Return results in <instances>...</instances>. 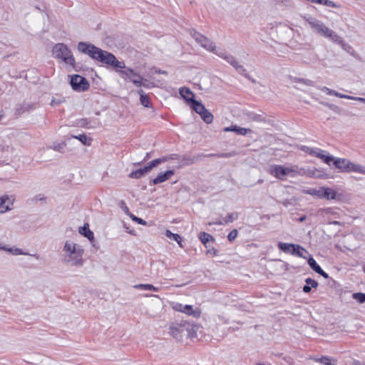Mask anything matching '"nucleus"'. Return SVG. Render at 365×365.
Instances as JSON below:
<instances>
[{
    "instance_id": "obj_1",
    "label": "nucleus",
    "mask_w": 365,
    "mask_h": 365,
    "mask_svg": "<svg viewBox=\"0 0 365 365\" xmlns=\"http://www.w3.org/2000/svg\"><path fill=\"white\" fill-rule=\"evenodd\" d=\"M77 49L80 53L88 55L94 61L103 65L111 66L113 68H126L124 61H118L112 53L103 50L92 43L81 41L77 45Z\"/></svg>"
},
{
    "instance_id": "obj_2",
    "label": "nucleus",
    "mask_w": 365,
    "mask_h": 365,
    "mask_svg": "<svg viewBox=\"0 0 365 365\" xmlns=\"http://www.w3.org/2000/svg\"><path fill=\"white\" fill-rule=\"evenodd\" d=\"M191 36L195 39V42L199 44L202 48L210 53H215L219 57L225 59L232 67L237 68L239 67L237 61L231 55H228L226 52L217 47L215 42L210 38L200 34L194 29L189 30ZM242 66H240V68Z\"/></svg>"
},
{
    "instance_id": "obj_3",
    "label": "nucleus",
    "mask_w": 365,
    "mask_h": 365,
    "mask_svg": "<svg viewBox=\"0 0 365 365\" xmlns=\"http://www.w3.org/2000/svg\"><path fill=\"white\" fill-rule=\"evenodd\" d=\"M83 253L84 250L80 245L73 240H68L64 242L62 248V260L68 265L81 267L83 264Z\"/></svg>"
},
{
    "instance_id": "obj_4",
    "label": "nucleus",
    "mask_w": 365,
    "mask_h": 365,
    "mask_svg": "<svg viewBox=\"0 0 365 365\" xmlns=\"http://www.w3.org/2000/svg\"><path fill=\"white\" fill-rule=\"evenodd\" d=\"M197 329V325L187 322L173 324L170 328L171 335L178 341L195 337Z\"/></svg>"
},
{
    "instance_id": "obj_5",
    "label": "nucleus",
    "mask_w": 365,
    "mask_h": 365,
    "mask_svg": "<svg viewBox=\"0 0 365 365\" xmlns=\"http://www.w3.org/2000/svg\"><path fill=\"white\" fill-rule=\"evenodd\" d=\"M306 20L309 24L310 27L317 34L329 38L332 42L340 41L339 36L329 27L325 26V24L319 20L312 17L307 18Z\"/></svg>"
},
{
    "instance_id": "obj_6",
    "label": "nucleus",
    "mask_w": 365,
    "mask_h": 365,
    "mask_svg": "<svg viewBox=\"0 0 365 365\" xmlns=\"http://www.w3.org/2000/svg\"><path fill=\"white\" fill-rule=\"evenodd\" d=\"M53 55L55 58L61 60L66 65L75 66L76 61L70 48L63 43H56L52 49Z\"/></svg>"
},
{
    "instance_id": "obj_7",
    "label": "nucleus",
    "mask_w": 365,
    "mask_h": 365,
    "mask_svg": "<svg viewBox=\"0 0 365 365\" xmlns=\"http://www.w3.org/2000/svg\"><path fill=\"white\" fill-rule=\"evenodd\" d=\"M174 155H172L170 156H165L160 158L155 159L150 161L148 165L144 168L131 172L129 174V178L133 179H139L145 175L147 173H150L153 168L158 166L159 164L167 162L170 159H174Z\"/></svg>"
},
{
    "instance_id": "obj_8",
    "label": "nucleus",
    "mask_w": 365,
    "mask_h": 365,
    "mask_svg": "<svg viewBox=\"0 0 365 365\" xmlns=\"http://www.w3.org/2000/svg\"><path fill=\"white\" fill-rule=\"evenodd\" d=\"M302 173L304 172L299 170V168L297 165H292L289 167L274 165L271 170V174L279 180H284L287 176L294 178L299 175V173Z\"/></svg>"
},
{
    "instance_id": "obj_9",
    "label": "nucleus",
    "mask_w": 365,
    "mask_h": 365,
    "mask_svg": "<svg viewBox=\"0 0 365 365\" xmlns=\"http://www.w3.org/2000/svg\"><path fill=\"white\" fill-rule=\"evenodd\" d=\"M120 75L126 81L132 82L137 87L150 88L153 86V83L149 82L147 79L143 78L140 76L136 74L134 70H118Z\"/></svg>"
},
{
    "instance_id": "obj_10",
    "label": "nucleus",
    "mask_w": 365,
    "mask_h": 365,
    "mask_svg": "<svg viewBox=\"0 0 365 365\" xmlns=\"http://www.w3.org/2000/svg\"><path fill=\"white\" fill-rule=\"evenodd\" d=\"M302 150L304 152L309 153L311 155L317 157L322 160L325 163L330 165L331 162L333 160V156L330 155H327V152L324 150H322L317 148H310L308 146H302L301 148Z\"/></svg>"
},
{
    "instance_id": "obj_11",
    "label": "nucleus",
    "mask_w": 365,
    "mask_h": 365,
    "mask_svg": "<svg viewBox=\"0 0 365 365\" xmlns=\"http://www.w3.org/2000/svg\"><path fill=\"white\" fill-rule=\"evenodd\" d=\"M70 83L72 88L77 92L85 91L89 88L88 81L79 75L71 76Z\"/></svg>"
},
{
    "instance_id": "obj_12",
    "label": "nucleus",
    "mask_w": 365,
    "mask_h": 365,
    "mask_svg": "<svg viewBox=\"0 0 365 365\" xmlns=\"http://www.w3.org/2000/svg\"><path fill=\"white\" fill-rule=\"evenodd\" d=\"M16 200L14 195H3L0 196V215L10 212L14 208Z\"/></svg>"
},
{
    "instance_id": "obj_13",
    "label": "nucleus",
    "mask_w": 365,
    "mask_h": 365,
    "mask_svg": "<svg viewBox=\"0 0 365 365\" xmlns=\"http://www.w3.org/2000/svg\"><path fill=\"white\" fill-rule=\"evenodd\" d=\"M342 194L338 193L335 190L329 187H322V199L340 200Z\"/></svg>"
},
{
    "instance_id": "obj_14",
    "label": "nucleus",
    "mask_w": 365,
    "mask_h": 365,
    "mask_svg": "<svg viewBox=\"0 0 365 365\" xmlns=\"http://www.w3.org/2000/svg\"><path fill=\"white\" fill-rule=\"evenodd\" d=\"M333 163L334 165L342 172L349 173V168L351 161L346 158H333Z\"/></svg>"
},
{
    "instance_id": "obj_15",
    "label": "nucleus",
    "mask_w": 365,
    "mask_h": 365,
    "mask_svg": "<svg viewBox=\"0 0 365 365\" xmlns=\"http://www.w3.org/2000/svg\"><path fill=\"white\" fill-rule=\"evenodd\" d=\"M0 250H4L12 255H26V252H24L21 249L16 247H9L6 245L0 243Z\"/></svg>"
},
{
    "instance_id": "obj_16",
    "label": "nucleus",
    "mask_w": 365,
    "mask_h": 365,
    "mask_svg": "<svg viewBox=\"0 0 365 365\" xmlns=\"http://www.w3.org/2000/svg\"><path fill=\"white\" fill-rule=\"evenodd\" d=\"M307 262H308V264L310 266V267L313 270H314L317 273H318L319 274L322 275L325 279H328L329 278V274L327 273H326L325 272H324V270L317 263V262L315 261V259L312 257H309Z\"/></svg>"
},
{
    "instance_id": "obj_17",
    "label": "nucleus",
    "mask_w": 365,
    "mask_h": 365,
    "mask_svg": "<svg viewBox=\"0 0 365 365\" xmlns=\"http://www.w3.org/2000/svg\"><path fill=\"white\" fill-rule=\"evenodd\" d=\"M174 175L173 170H167L164 173H160L155 179L153 180L152 182L153 185H157L166 180H169Z\"/></svg>"
},
{
    "instance_id": "obj_18",
    "label": "nucleus",
    "mask_w": 365,
    "mask_h": 365,
    "mask_svg": "<svg viewBox=\"0 0 365 365\" xmlns=\"http://www.w3.org/2000/svg\"><path fill=\"white\" fill-rule=\"evenodd\" d=\"M179 93L181 96V97L185 99L187 102H191L192 103L193 101H195L194 99V93L190 91L188 88H181L179 90Z\"/></svg>"
},
{
    "instance_id": "obj_19",
    "label": "nucleus",
    "mask_w": 365,
    "mask_h": 365,
    "mask_svg": "<svg viewBox=\"0 0 365 365\" xmlns=\"http://www.w3.org/2000/svg\"><path fill=\"white\" fill-rule=\"evenodd\" d=\"M182 313L186 314L189 316L198 318L201 314V312L198 308H194L191 305H184Z\"/></svg>"
},
{
    "instance_id": "obj_20",
    "label": "nucleus",
    "mask_w": 365,
    "mask_h": 365,
    "mask_svg": "<svg viewBox=\"0 0 365 365\" xmlns=\"http://www.w3.org/2000/svg\"><path fill=\"white\" fill-rule=\"evenodd\" d=\"M225 132H235L238 135H245L247 133L251 132V130L245 128L238 127L237 125H232L230 127H225L223 129Z\"/></svg>"
},
{
    "instance_id": "obj_21",
    "label": "nucleus",
    "mask_w": 365,
    "mask_h": 365,
    "mask_svg": "<svg viewBox=\"0 0 365 365\" xmlns=\"http://www.w3.org/2000/svg\"><path fill=\"white\" fill-rule=\"evenodd\" d=\"M296 245L286 242H279L278 248L282 252L293 255Z\"/></svg>"
},
{
    "instance_id": "obj_22",
    "label": "nucleus",
    "mask_w": 365,
    "mask_h": 365,
    "mask_svg": "<svg viewBox=\"0 0 365 365\" xmlns=\"http://www.w3.org/2000/svg\"><path fill=\"white\" fill-rule=\"evenodd\" d=\"M302 193L310 195L312 196H316L320 199H322V187L319 188H309L302 190Z\"/></svg>"
},
{
    "instance_id": "obj_23",
    "label": "nucleus",
    "mask_w": 365,
    "mask_h": 365,
    "mask_svg": "<svg viewBox=\"0 0 365 365\" xmlns=\"http://www.w3.org/2000/svg\"><path fill=\"white\" fill-rule=\"evenodd\" d=\"M305 282H306V285L304 286V287H303V291L305 293L310 292L312 287L317 288L318 287V282L316 280L312 279L311 278L306 279Z\"/></svg>"
},
{
    "instance_id": "obj_24",
    "label": "nucleus",
    "mask_w": 365,
    "mask_h": 365,
    "mask_svg": "<svg viewBox=\"0 0 365 365\" xmlns=\"http://www.w3.org/2000/svg\"><path fill=\"white\" fill-rule=\"evenodd\" d=\"M349 168V173L354 172L356 173L365 175V167L360 164H356L351 162Z\"/></svg>"
},
{
    "instance_id": "obj_25",
    "label": "nucleus",
    "mask_w": 365,
    "mask_h": 365,
    "mask_svg": "<svg viewBox=\"0 0 365 365\" xmlns=\"http://www.w3.org/2000/svg\"><path fill=\"white\" fill-rule=\"evenodd\" d=\"M308 255H309V252L307 250H306L302 246H300L299 245H296L293 255H295V256H297L299 257H302L304 259H307Z\"/></svg>"
},
{
    "instance_id": "obj_26",
    "label": "nucleus",
    "mask_w": 365,
    "mask_h": 365,
    "mask_svg": "<svg viewBox=\"0 0 365 365\" xmlns=\"http://www.w3.org/2000/svg\"><path fill=\"white\" fill-rule=\"evenodd\" d=\"M165 236L172 240H174L175 242H178V245L180 247H183L182 245V237H180V235H179L178 234H174L170 230H167L165 232Z\"/></svg>"
},
{
    "instance_id": "obj_27",
    "label": "nucleus",
    "mask_w": 365,
    "mask_h": 365,
    "mask_svg": "<svg viewBox=\"0 0 365 365\" xmlns=\"http://www.w3.org/2000/svg\"><path fill=\"white\" fill-rule=\"evenodd\" d=\"M79 232L90 241L94 238L93 232L89 230L88 225H85L83 227H80Z\"/></svg>"
},
{
    "instance_id": "obj_28",
    "label": "nucleus",
    "mask_w": 365,
    "mask_h": 365,
    "mask_svg": "<svg viewBox=\"0 0 365 365\" xmlns=\"http://www.w3.org/2000/svg\"><path fill=\"white\" fill-rule=\"evenodd\" d=\"M135 289H143V290H150L154 292H158L159 289L150 284H138L133 286Z\"/></svg>"
},
{
    "instance_id": "obj_29",
    "label": "nucleus",
    "mask_w": 365,
    "mask_h": 365,
    "mask_svg": "<svg viewBox=\"0 0 365 365\" xmlns=\"http://www.w3.org/2000/svg\"><path fill=\"white\" fill-rule=\"evenodd\" d=\"M138 93L140 95V103L145 107H149L150 99L148 96L145 95L143 90H139Z\"/></svg>"
},
{
    "instance_id": "obj_30",
    "label": "nucleus",
    "mask_w": 365,
    "mask_h": 365,
    "mask_svg": "<svg viewBox=\"0 0 365 365\" xmlns=\"http://www.w3.org/2000/svg\"><path fill=\"white\" fill-rule=\"evenodd\" d=\"M192 108L199 115H200V113H202L206 109L204 105L196 100L193 101L192 103Z\"/></svg>"
},
{
    "instance_id": "obj_31",
    "label": "nucleus",
    "mask_w": 365,
    "mask_h": 365,
    "mask_svg": "<svg viewBox=\"0 0 365 365\" xmlns=\"http://www.w3.org/2000/svg\"><path fill=\"white\" fill-rule=\"evenodd\" d=\"M200 115L206 123H211L213 120L212 114L207 109H205L202 113H200Z\"/></svg>"
},
{
    "instance_id": "obj_32",
    "label": "nucleus",
    "mask_w": 365,
    "mask_h": 365,
    "mask_svg": "<svg viewBox=\"0 0 365 365\" xmlns=\"http://www.w3.org/2000/svg\"><path fill=\"white\" fill-rule=\"evenodd\" d=\"M340 41H334V43L341 45V48L348 53H352L353 48L348 43H345L341 37L339 36Z\"/></svg>"
},
{
    "instance_id": "obj_33",
    "label": "nucleus",
    "mask_w": 365,
    "mask_h": 365,
    "mask_svg": "<svg viewBox=\"0 0 365 365\" xmlns=\"http://www.w3.org/2000/svg\"><path fill=\"white\" fill-rule=\"evenodd\" d=\"M74 138L79 140L83 145H90L91 143V138H88L86 135L81 134L79 135L73 136Z\"/></svg>"
},
{
    "instance_id": "obj_34",
    "label": "nucleus",
    "mask_w": 365,
    "mask_h": 365,
    "mask_svg": "<svg viewBox=\"0 0 365 365\" xmlns=\"http://www.w3.org/2000/svg\"><path fill=\"white\" fill-rule=\"evenodd\" d=\"M299 170L303 171L302 173H299V175H306L310 178H318L317 175V170H306L304 168H299Z\"/></svg>"
},
{
    "instance_id": "obj_35",
    "label": "nucleus",
    "mask_w": 365,
    "mask_h": 365,
    "mask_svg": "<svg viewBox=\"0 0 365 365\" xmlns=\"http://www.w3.org/2000/svg\"><path fill=\"white\" fill-rule=\"evenodd\" d=\"M237 218H238V213L232 212V213L227 214L225 216V217L223 219V221L225 225V224H228V223L234 222Z\"/></svg>"
},
{
    "instance_id": "obj_36",
    "label": "nucleus",
    "mask_w": 365,
    "mask_h": 365,
    "mask_svg": "<svg viewBox=\"0 0 365 365\" xmlns=\"http://www.w3.org/2000/svg\"><path fill=\"white\" fill-rule=\"evenodd\" d=\"M200 239L204 245H206L210 240H213L212 237L210 235L205 232L200 233Z\"/></svg>"
},
{
    "instance_id": "obj_37",
    "label": "nucleus",
    "mask_w": 365,
    "mask_h": 365,
    "mask_svg": "<svg viewBox=\"0 0 365 365\" xmlns=\"http://www.w3.org/2000/svg\"><path fill=\"white\" fill-rule=\"evenodd\" d=\"M315 361L320 362L324 365H336L335 364L331 363V359L327 356H322L320 359H316Z\"/></svg>"
},
{
    "instance_id": "obj_38",
    "label": "nucleus",
    "mask_w": 365,
    "mask_h": 365,
    "mask_svg": "<svg viewBox=\"0 0 365 365\" xmlns=\"http://www.w3.org/2000/svg\"><path fill=\"white\" fill-rule=\"evenodd\" d=\"M353 298L358 301L359 303L365 302V294L361 292L354 293Z\"/></svg>"
},
{
    "instance_id": "obj_39",
    "label": "nucleus",
    "mask_w": 365,
    "mask_h": 365,
    "mask_svg": "<svg viewBox=\"0 0 365 365\" xmlns=\"http://www.w3.org/2000/svg\"><path fill=\"white\" fill-rule=\"evenodd\" d=\"M321 91H322L323 92H325L327 93V94L328 95H331V96H335L337 97V95H338V92L334 91V90H331L326 86H323V87H320L319 88Z\"/></svg>"
},
{
    "instance_id": "obj_40",
    "label": "nucleus",
    "mask_w": 365,
    "mask_h": 365,
    "mask_svg": "<svg viewBox=\"0 0 365 365\" xmlns=\"http://www.w3.org/2000/svg\"><path fill=\"white\" fill-rule=\"evenodd\" d=\"M290 80L292 82H302L307 86H314L313 81H312L310 80H304V79H300V78H294L293 79H292V78H290Z\"/></svg>"
},
{
    "instance_id": "obj_41",
    "label": "nucleus",
    "mask_w": 365,
    "mask_h": 365,
    "mask_svg": "<svg viewBox=\"0 0 365 365\" xmlns=\"http://www.w3.org/2000/svg\"><path fill=\"white\" fill-rule=\"evenodd\" d=\"M237 235H238L237 230H233L228 234L227 238L230 242H232L236 239V237H237Z\"/></svg>"
},
{
    "instance_id": "obj_42",
    "label": "nucleus",
    "mask_w": 365,
    "mask_h": 365,
    "mask_svg": "<svg viewBox=\"0 0 365 365\" xmlns=\"http://www.w3.org/2000/svg\"><path fill=\"white\" fill-rule=\"evenodd\" d=\"M130 217L132 218V220L136 222H138V224L140 225H147V222L145 221L144 220L141 219V218H139L133 215H130Z\"/></svg>"
},
{
    "instance_id": "obj_43",
    "label": "nucleus",
    "mask_w": 365,
    "mask_h": 365,
    "mask_svg": "<svg viewBox=\"0 0 365 365\" xmlns=\"http://www.w3.org/2000/svg\"><path fill=\"white\" fill-rule=\"evenodd\" d=\"M184 305L180 303H175L173 305V309L175 311L182 312Z\"/></svg>"
},
{
    "instance_id": "obj_44",
    "label": "nucleus",
    "mask_w": 365,
    "mask_h": 365,
    "mask_svg": "<svg viewBox=\"0 0 365 365\" xmlns=\"http://www.w3.org/2000/svg\"><path fill=\"white\" fill-rule=\"evenodd\" d=\"M337 97L341 98L354 100V101H355V98H357V97L344 95V94H341L340 93H338Z\"/></svg>"
},
{
    "instance_id": "obj_45",
    "label": "nucleus",
    "mask_w": 365,
    "mask_h": 365,
    "mask_svg": "<svg viewBox=\"0 0 365 365\" xmlns=\"http://www.w3.org/2000/svg\"><path fill=\"white\" fill-rule=\"evenodd\" d=\"M322 105L328 107L329 109L332 110H336L337 109V106H336L334 104H331V103H325V102H322L321 103Z\"/></svg>"
},
{
    "instance_id": "obj_46",
    "label": "nucleus",
    "mask_w": 365,
    "mask_h": 365,
    "mask_svg": "<svg viewBox=\"0 0 365 365\" xmlns=\"http://www.w3.org/2000/svg\"><path fill=\"white\" fill-rule=\"evenodd\" d=\"M321 4L326 5L328 6H334V3L329 0H323Z\"/></svg>"
},
{
    "instance_id": "obj_47",
    "label": "nucleus",
    "mask_w": 365,
    "mask_h": 365,
    "mask_svg": "<svg viewBox=\"0 0 365 365\" xmlns=\"http://www.w3.org/2000/svg\"><path fill=\"white\" fill-rule=\"evenodd\" d=\"M207 254H210V255H217V250L216 249H215L214 247H212L211 249H209L207 251Z\"/></svg>"
},
{
    "instance_id": "obj_48",
    "label": "nucleus",
    "mask_w": 365,
    "mask_h": 365,
    "mask_svg": "<svg viewBox=\"0 0 365 365\" xmlns=\"http://www.w3.org/2000/svg\"><path fill=\"white\" fill-rule=\"evenodd\" d=\"M209 225H225V223H224L223 220H218L214 221L212 222H210Z\"/></svg>"
},
{
    "instance_id": "obj_49",
    "label": "nucleus",
    "mask_w": 365,
    "mask_h": 365,
    "mask_svg": "<svg viewBox=\"0 0 365 365\" xmlns=\"http://www.w3.org/2000/svg\"><path fill=\"white\" fill-rule=\"evenodd\" d=\"M322 211L325 212L326 214H331L333 212L332 208L331 207L324 208Z\"/></svg>"
},
{
    "instance_id": "obj_50",
    "label": "nucleus",
    "mask_w": 365,
    "mask_h": 365,
    "mask_svg": "<svg viewBox=\"0 0 365 365\" xmlns=\"http://www.w3.org/2000/svg\"><path fill=\"white\" fill-rule=\"evenodd\" d=\"M353 365H365V362L359 360H354L353 361Z\"/></svg>"
},
{
    "instance_id": "obj_51",
    "label": "nucleus",
    "mask_w": 365,
    "mask_h": 365,
    "mask_svg": "<svg viewBox=\"0 0 365 365\" xmlns=\"http://www.w3.org/2000/svg\"><path fill=\"white\" fill-rule=\"evenodd\" d=\"M355 101L363 102V103H365V98H364L357 97V98H355Z\"/></svg>"
},
{
    "instance_id": "obj_52",
    "label": "nucleus",
    "mask_w": 365,
    "mask_h": 365,
    "mask_svg": "<svg viewBox=\"0 0 365 365\" xmlns=\"http://www.w3.org/2000/svg\"><path fill=\"white\" fill-rule=\"evenodd\" d=\"M59 103H60V101H55V100H53V101H51V104L52 106H56V105H58V104H59Z\"/></svg>"
},
{
    "instance_id": "obj_53",
    "label": "nucleus",
    "mask_w": 365,
    "mask_h": 365,
    "mask_svg": "<svg viewBox=\"0 0 365 365\" xmlns=\"http://www.w3.org/2000/svg\"><path fill=\"white\" fill-rule=\"evenodd\" d=\"M158 73L160 74H165L166 71L165 70H158Z\"/></svg>"
},
{
    "instance_id": "obj_54",
    "label": "nucleus",
    "mask_w": 365,
    "mask_h": 365,
    "mask_svg": "<svg viewBox=\"0 0 365 365\" xmlns=\"http://www.w3.org/2000/svg\"><path fill=\"white\" fill-rule=\"evenodd\" d=\"M304 220H305V217H304V216L301 217L299 218V221H300V222H303Z\"/></svg>"
},
{
    "instance_id": "obj_55",
    "label": "nucleus",
    "mask_w": 365,
    "mask_h": 365,
    "mask_svg": "<svg viewBox=\"0 0 365 365\" xmlns=\"http://www.w3.org/2000/svg\"><path fill=\"white\" fill-rule=\"evenodd\" d=\"M149 158H150V155H149V153H148L146 154V155H145V158H144V159H145V160H147V159H148Z\"/></svg>"
},
{
    "instance_id": "obj_56",
    "label": "nucleus",
    "mask_w": 365,
    "mask_h": 365,
    "mask_svg": "<svg viewBox=\"0 0 365 365\" xmlns=\"http://www.w3.org/2000/svg\"><path fill=\"white\" fill-rule=\"evenodd\" d=\"M331 224H334V225H339V222H337V221H334V222H331Z\"/></svg>"
},
{
    "instance_id": "obj_57",
    "label": "nucleus",
    "mask_w": 365,
    "mask_h": 365,
    "mask_svg": "<svg viewBox=\"0 0 365 365\" xmlns=\"http://www.w3.org/2000/svg\"><path fill=\"white\" fill-rule=\"evenodd\" d=\"M152 296L154 297H157V298L159 297L158 295H152Z\"/></svg>"
},
{
    "instance_id": "obj_58",
    "label": "nucleus",
    "mask_w": 365,
    "mask_h": 365,
    "mask_svg": "<svg viewBox=\"0 0 365 365\" xmlns=\"http://www.w3.org/2000/svg\"><path fill=\"white\" fill-rule=\"evenodd\" d=\"M224 156L227 157V156H229V155L228 154H225Z\"/></svg>"
},
{
    "instance_id": "obj_59",
    "label": "nucleus",
    "mask_w": 365,
    "mask_h": 365,
    "mask_svg": "<svg viewBox=\"0 0 365 365\" xmlns=\"http://www.w3.org/2000/svg\"><path fill=\"white\" fill-rule=\"evenodd\" d=\"M258 365H264V364H259Z\"/></svg>"
}]
</instances>
